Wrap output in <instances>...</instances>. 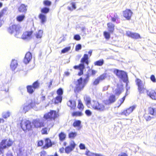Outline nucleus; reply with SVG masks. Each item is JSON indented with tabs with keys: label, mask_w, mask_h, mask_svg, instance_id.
<instances>
[{
	"label": "nucleus",
	"mask_w": 156,
	"mask_h": 156,
	"mask_svg": "<svg viewBox=\"0 0 156 156\" xmlns=\"http://www.w3.org/2000/svg\"><path fill=\"white\" fill-rule=\"evenodd\" d=\"M84 98L86 105L89 108L99 111H103L105 110V106L103 104L99 103L96 100L91 101L90 97L86 95L84 96Z\"/></svg>",
	"instance_id": "f257e3e1"
},
{
	"label": "nucleus",
	"mask_w": 156,
	"mask_h": 156,
	"mask_svg": "<svg viewBox=\"0 0 156 156\" xmlns=\"http://www.w3.org/2000/svg\"><path fill=\"white\" fill-rule=\"evenodd\" d=\"M58 114L55 111H51L50 112L45 114L44 116V118L48 121V125L47 127L43 128L41 130V133L43 134H47L48 131H49L50 128L54 125L53 122H50L49 120L52 119L54 120L58 116Z\"/></svg>",
	"instance_id": "f03ea898"
},
{
	"label": "nucleus",
	"mask_w": 156,
	"mask_h": 156,
	"mask_svg": "<svg viewBox=\"0 0 156 156\" xmlns=\"http://www.w3.org/2000/svg\"><path fill=\"white\" fill-rule=\"evenodd\" d=\"M85 76V78H83V83H82L83 79L81 77L75 82V84L76 85L75 88L76 90H80L83 88L85 85L88 81L90 77L89 74L88 73Z\"/></svg>",
	"instance_id": "7ed1b4c3"
},
{
	"label": "nucleus",
	"mask_w": 156,
	"mask_h": 156,
	"mask_svg": "<svg viewBox=\"0 0 156 156\" xmlns=\"http://www.w3.org/2000/svg\"><path fill=\"white\" fill-rule=\"evenodd\" d=\"M88 55L87 54H84L83 57L81 58L80 62L81 63L80 64V71L78 73L79 76H81L83 73V70L85 68L84 63L88 66L89 64Z\"/></svg>",
	"instance_id": "20e7f679"
},
{
	"label": "nucleus",
	"mask_w": 156,
	"mask_h": 156,
	"mask_svg": "<svg viewBox=\"0 0 156 156\" xmlns=\"http://www.w3.org/2000/svg\"><path fill=\"white\" fill-rule=\"evenodd\" d=\"M20 26L19 25H10L8 29V32L10 34H14L15 36L18 37V35L20 33Z\"/></svg>",
	"instance_id": "39448f33"
},
{
	"label": "nucleus",
	"mask_w": 156,
	"mask_h": 156,
	"mask_svg": "<svg viewBox=\"0 0 156 156\" xmlns=\"http://www.w3.org/2000/svg\"><path fill=\"white\" fill-rule=\"evenodd\" d=\"M21 128L24 131H29L32 128L31 122L26 119H23L20 123Z\"/></svg>",
	"instance_id": "423d86ee"
},
{
	"label": "nucleus",
	"mask_w": 156,
	"mask_h": 156,
	"mask_svg": "<svg viewBox=\"0 0 156 156\" xmlns=\"http://www.w3.org/2000/svg\"><path fill=\"white\" fill-rule=\"evenodd\" d=\"M114 73L124 82H127L128 80V76L126 73L124 71L116 69L114 71Z\"/></svg>",
	"instance_id": "0eeeda50"
},
{
	"label": "nucleus",
	"mask_w": 156,
	"mask_h": 156,
	"mask_svg": "<svg viewBox=\"0 0 156 156\" xmlns=\"http://www.w3.org/2000/svg\"><path fill=\"white\" fill-rule=\"evenodd\" d=\"M135 82L138 87V90L140 93H144L145 89L144 87V83L139 79H137L135 80Z\"/></svg>",
	"instance_id": "6e6552de"
},
{
	"label": "nucleus",
	"mask_w": 156,
	"mask_h": 156,
	"mask_svg": "<svg viewBox=\"0 0 156 156\" xmlns=\"http://www.w3.org/2000/svg\"><path fill=\"white\" fill-rule=\"evenodd\" d=\"M76 144L73 141H71L70 143V145L65 148V151L67 154H69L75 148Z\"/></svg>",
	"instance_id": "1a4fd4ad"
},
{
	"label": "nucleus",
	"mask_w": 156,
	"mask_h": 156,
	"mask_svg": "<svg viewBox=\"0 0 156 156\" xmlns=\"http://www.w3.org/2000/svg\"><path fill=\"white\" fill-rule=\"evenodd\" d=\"M32 123L34 127L37 128H40L44 126V123L39 119L34 120Z\"/></svg>",
	"instance_id": "9d476101"
},
{
	"label": "nucleus",
	"mask_w": 156,
	"mask_h": 156,
	"mask_svg": "<svg viewBox=\"0 0 156 156\" xmlns=\"http://www.w3.org/2000/svg\"><path fill=\"white\" fill-rule=\"evenodd\" d=\"M126 35L129 37L134 39H138L140 38V35L136 33H133L130 31H128L126 33Z\"/></svg>",
	"instance_id": "9b49d317"
},
{
	"label": "nucleus",
	"mask_w": 156,
	"mask_h": 156,
	"mask_svg": "<svg viewBox=\"0 0 156 156\" xmlns=\"http://www.w3.org/2000/svg\"><path fill=\"white\" fill-rule=\"evenodd\" d=\"M30 107H32V106L29 104L25 103L21 107L20 112L21 113H26L29 110Z\"/></svg>",
	"instance_id": "f8f14e48"
},
{
	"label": "nucleus",
	"mask_w": 156,
	"mask_h": 156,
	"mask_svg": "<svg viewBox=\"0 0 156 156\" xmlns=\"http://www.w3.org/2000/svg\"><path fill=\"white\" fill-rule=\"evenodd\" d=\"M132 14L131 11L129 9H126L123 12V16L128 20L131 19Z\"/></svg>",
	"instance_id": "ddd939ff"
},
{
	"label": "nucleus",
	"mask_w": 156,
	"mask_h": 156,
	"mask_svg": "<svg viewBox=\"0 0 156 156\" xmlns=\"http://www.w3.org/2000/svg\"><path fill=\"white\" fill-rule=\"evenodd\" d=\"M136 107V105H133L130 107L129 108H127L126 110H124L123 112H122L121 113V115L126 116L129 115V114L131 113L133 111Z\"/></svg>",
	"instance_id": "4468645a"
},
{
	"label": "nucleus",
	"mask_w": 156,
	"mask_h": 156,
	"mask_svg": "<svg viewBox=\"0 0 156 156\" xmlns=\"http://www.w3.org/2000/svg\"><path fill=\"white\" fill-rule=\"evenodd\" d=\"M147 94L151 98L156 100V92L154 90H149L147 91Z\"/></svg>",
	"instance_id": "2eb2a0df"
},
{
	"label": "nucleus",
	"mask_w": 156,
	"mask_h": 156,
	"mask_svg": "<svg viewBox=\"0 0 156 156\" xmlns=\"http://www.w3.org/2000/svg\"><path fill=\"white\" fill-rule=\"evenodd\" d=\"M32 33V31L25 32L23 34L22 38L23 39H30L31 38V35Z\"/></svg>",
	"instance_id": "dca6fc26"
},
{
	"label": "nucleus",
	"mask_w": 156,
	"mask_h": 156,
	"mask_svg": "<svg viewBox=\"0 0 156 156\" xmlns=\"http://www.w3.org/2000/svg\"><path fill=\"white\" fill-rule=\"evenodd\" d=\"M116 100L115 96V95H112L109 98L108 100L105 101V104L106 105L114 103Z\"/></svg>",
	"instance_id": "f3484780"
},
{
	"label": "nucleus",
	"mask_w": 156,
	"mask_h": 156,
	"mask_svg": "<svg viewBox=\"0 0 156 156\" xmlns=\"http://www.w3.org/2000/svg\"><path fill=\"white\" fill-rule=\"evenodd\" d=\"M32 58V57L31 53L29 52L27 53L25 55L23 60L24 62L26 64L28 63L30 61Z\"/></svg>",
	"instance_id": "a211bd4d"
},
{
	"label": "nucleus",
	"mask_w": 156,
	"mask_h": 156,
	"mask_svg": "<svg viewBox=\"0 0 156 156\" xmlns=\"http://www.w3.org/2000/svg\"><path fill=\"white\" fill-rule=\"evenodd\" d=\"M7 8H5L3 9L0 12V20L3 23H4V16L7 14Z\"/></svg>",
	"instance_id": "6ab92c4d"
},
{
	"label": "nucleus",
	"mask_w": 156,
	"mask_h": 156,
	"mask_svg": "<svg viewBox=\"0 0 156 156\" xmlns=\"http://www.w3.org/2000/svg\"><path fill=\"white\" fill-rule=\"evenodd\" d=\"M52 144L51 140L49 138H46L45 140V145L43 147V148L44 149H47L48 147H51Z\"/></svg>",
	"instance_id": "aec40b11"
},
{
	"label": "nucleus",
	"mask_w": 156,
	"mask_h": 156,
	"mask_svg": "<svg viewBox=\"0 0 156 156\" xmlns=\"http://www.w3.org/2000/svg\"><path fill=\"white\" fill-rule=\"evenodd\" d=\"M6 140H2L0 143V152H2L3 149L6 148L7 147L6 144Z\"/></svg>",
	"instance_id": "412c9836"
},
{
	"label": "nucleus",
	"mask_w": 156,
	"mask_h": 156,
	"mask_svg": "<svg viewBox=\"0 0 156 156\" xmlns=\"http://www.w3.org/2000/svg\"><path fill=\"white\" fill-rule=\"evenodd\" d=\"M18 63L16 60L12 59L10 64L11 68L12 70H14L17 67Z\"/></svg>",
	"instance_id": "4be33fe9"
},
{
	"label": "nucleus",
	"mask_w": 156,
	"mask_h": 156,
	"mask_svg": "<svg viewBox=\"0 0 156 156\" xmlns=\"http://www.w3.org/2000/svg\"><path fill=\"white\" fill-rule=\"evenodd\" d=\"M27 6L24 4H21L18 8V11L20 12L25 13L27 11Z\"/></svg>",
	"instance_id": "5701e85b"
},
{
	"label": "nucleus",
	"mask_w": 156,
	"mask_h": 156,
	"mask_svg": "<svg viewBox=\"0 0 156 156\" xmlns=\"http://www.w3.org/2000/svg\"><path fill=\"white\" fill-rule=\"evenodd\" d=\"M67 104L68 106L72 109H74L76 106L75 101L73 100H70L67 102Z\"/></svg>",
	"instance_id": "b1692460"
},
{
	"label": "nucleus",
	"mask_w": 156,
	"mask_h": 156,
	"mask_svg": "<svg viewBox=\"0 0 156 156\" xmlns=\"http://www.w3.org/2000/svg\"><path fill=\"white\" fill-rule=\"evenodd\" d=\"M107 26L108 31L110 33H112L114 30V24L111 23H108Z\"/></svg>",
	"instance_id": "393cba45"
},
{
	"label": "nucleus",
	"mask_w": 156,
	"mask_h": 156,
	"mask_svg": "<svg viewBox=\"0 0 156 156\" xmlns=\"http://www.w3.org/2000/svg\"><path fill=\"white\" fill-rule=\"evenodd\" d=\"M81 124V122L80 121L78 120L74 121L73 124V126L75 127H77L78 128V130H80V125Z\"/></svg>",
	"instance_id": "a878e982"
},
{
	"label": "nucleus",
	"mask_w": 156,
	"mask_h": 156,
	"mask_svg": "<svg viewBox=\"0 0 156 156\" xmlns=\"http://www.w3.org/2000/svg\"><path fill=\"white\" fill-rule=\"evenodd\" d=\"M39 18L41 20V23H44L46 20V17L45 16L42 14H40L39 16Z\"/></svg>",
	"instance_id": "bb28decb"
},
{
	"label": "nucleus",
	"mask_w": 156,
	"mask_h": 156,
	"mask_svg": "<svg viewBox=\"0 0 156 156\" xmlns=\"http://www.w3.org/2000/svg\"><path fill=\"white\" fill-rule=\"evenodd\" d=\"M149 112L152 116H156V109L150 108L149 109Z\"/></svg>",
	"instance_id": "cd10ccee"
},
{
	"label": "nucleus",
	"mask_w": 156,
	"mask_h": 156,
	"mask_svg": "<svg viewBox=\"0 0 156 156\" xmlns=\"http://www.w3.org/2000/svg\"><path fill=\"white\" fill-rule=\"evenodd\" d=\"M104 63V60L103 59H101L95 62L94 64L95 66H101Z\"/></svg>",
	"instance_id": "c85d7f7f"
},
{
	"label": "nucleus",
	"mask_w": 156,
	"mask_h": 156,
	"mask_svg": "<svg viewBox=\"0 0 156 156\" xmlns=\"http://www.w3.org/2000/svg\"><path fill=\"white\" fill-rule=\"evenodd\" d=\"M66 135L63 132H61L59 134V137L60 141H62L66 137Z\"/></svg>",
	"instance_id": "c756f323"
},
{
	"label": "nucleus",
	"mask_w": 156,
	"mask_h": 156,
	"mask_svg": "<svg viewBox=\"0 0 156 156\" xmlns=\"http://www.w3.org/2000/svg\"><path fill=\"white\" fill-rule=\"evenodd\" d=\"M27 89L28 92L30 94H32L34 91V89L33 87L31 85H29L27 86Z\"/></svg>",
	"instance_id": "7c9ffc66"
},
{
	"label": "nucleus",
	"mask_w": 156,
	"mask_h": 156,
	"mask_svg": "<svg viewBox=\"0 0 156 156\" xmlns=\"http://www.w3.org/2000/svg\"><path fill=\"white\" fill-rule=\"evenodd\" d=\"M43 31L42 30H40L38 33L36 34V37L37 38H41L42 36Z\"/></svg>",
	"instance_id": "2f4dec72"
},
{
	"label": "nucleus",
	"mask_w": 156,
	"mask_h": 156,
	"mask_svg": "<svg viewBox=\"0 0 156 156\" xmlns=\"http://www.w3.org/2000/svg\"><path fill=\"white\" fill-rule=\"evenodd\" d=\"M83 115V113L81 112H74L72 113L73 116H80Z\"/></svg>",
	"instance_id": "473e14b6"
},
{
	"label": "nucleus",
	"mask_w": 156,
	"mask_h": 156,
	"mask_svg": "<svg viewBox=\"0 0 156 156\" xmlns=\"http://www.w3.org/2000/svg\"><path fill=\"white\" fill-rule=\"evenodd\" d=\"M62 100V97L61 96H58L55 98V104H58L59 103L61 102Z\"/></svg>",
	"instance_id": "72a5a7b5"
},
{
	"label": "nucleus",
	"mask_w": 156,
	"mask_h": 156,
	"mask_svg": "<svg viewBox=\"0 0 156 156\" xmlns=\"http://www.w3.org/2000/svg\"><path fill=\"white\" fill-rule=\"evenodd\" d=\"M144 117L145 119L147 121H148L150 120L152 118H154L153 116H151L149 114H145L144 115Z\"/></svg>",
	"instance_id": "f704fd0d"
},
{
	"label": "nucleus",
	"mask_w": 156,
	"mask_h": 156,
	"mask_svg": "<svg viewBox=\"0 0 156 156\" xmlns=\"http://www.w3.org/2000/svg\"><path fill=\"white\" fill-rule=\"evenodd\" d=\"M96 154L90 152L89 150L87 149L86 151L85 154L87 156H96Z\"/></svg>",
	"instance_id": "c9c22d12"
},
{
	"label": "nucleus",
	"mask_w": 156,
	"mask_h": 156,
	"mask_svg": "<svg viewBox=\"0 0 156 156\" xmlns=\"http://www.w3.org/2000/svg\"><path fill=\"white\" fill-rule=\"evenodd\" d=\"M10 113L9 111L4 112L2 113V117L5 119H6L10 116Z\"/></svg>",
	"instance_id": "e433bc0d"
},
{
	"label": "nucleus",
	"mask_w": 156,
	"mask_h": 156,
	"mask_svg": "<svg viewBox=\"0 0 156 156\" xmlns=\"http://www.w3.org/2000/svg\"><path fill=\"white\" fill-rule=\"evenodd\" d=\"M122 89L121 88L118 87L115 90V94L116 95H119L122 92Z\"/></svg>",
	"instance_id": "4c0bfd02"
},
{
	"label": "nucleus",
	"mask_w": 156,
	"mask_h": 156,
	"mask_svg": "<svg viewBox=\"0 0 156 156\" xmlns=\"http://www.w3.org/2000/svg\"><path fill=\"white\" fill-rule=\"evenodd\" d=\"M71 7H71L68 6V9L70 11H72L73 9H75L76 8V6L75 3L74 2H72L71 4Z\"/></svg>",
	"instance_id": "58836bf2"
},
{
	"label": "nucleus",
	"mask_w": 156,
	"mask_h": 156,
	"mask_svg": "<svg viewBox=\"0 0 156 156\" xmlns=\"http://www.w3.org/2000/svg\"><path fill=\"white\" fill-rule=\"evenodd\" d=\"M25 18L24 15H21L18 16L17 17V20L19 22H21Z\"/></svg>",
	"instance_id": "ea45409f"
},
{
	"label": "nucleus",
	"mask_w": 156,
	"mask_h": 156,
	"mask_svg": "<svg viewBox=\"0 0 156 156\" xmlns=\"http://www.w3.org/2000/svg\"><path fill=\"white\" fill-rule=\"evenodd\" d=\"M49 11V8L47 7H44L41 9V12L42 13H48Z\"/></svg>",
	"instance_id": "a19ab883"
},
{
	"label": "nucleus",
	"mask_w": 156,
	"mask_h": 156,
	"mask_svg": "<svg viewBox=\"0 0 156 156\" xmlns=\"http://www.w3.org/2000/svg\"><path fill=\"white\" fill-rule=\"evenodd\" d=\"M39 86V83H38V81H36L34 82L32 86L34 89L38 88Z\"/></svg>",
	"instance_id": "79ce46f5"
},
{
	"label": "nucleus",
	"mask_w": 156,
	"mask_h": 156,
	"mask_svg": "<svg viewBox=\"0 0 156 156\" xmlns=\"http://www.w3.org/2000/svg\"><path fill=\"white\" fill-rule=\"evenodd\" d=\"M57 93L58 96H62L63 94V89L61 88H59L57 91Z\"/></svg>",
	"instance_id": "37998d69"
},
{
	"label": "nucleus",
	"mask_w": 156,
	"mask_h": 156,
	"mask_svg": "<svg viewBox=\"0 0 156 156\" xmlns=\"http://www.w3.org/2000/svg\"><path fill=\"white\" fill-rule=\"evenodd\" d=\"M78 107L80 110H82L84 108L83 105L81 101H79Z\"/></svg>",
	"instance_id": "c03bdc74"
},
{
	"label": "nucleus",
	"mask_w": 156,
	"mask_h": 156,
	"mask_svg": "<svg viewBox=\"0 0 156 156\" xmlns=\"http://www.w3.org/2000/svg\"><path fill=\"white\" fill-rule=\"evenodd\" d=\"M76 135L77 133L76 132H71L69 133V137L70 138H74Z\"/></svg>",
	"instance_id": "a18cd8bd"
},
{
	"label": "nucleus",
	"mask_w": 156,
	"mask_h": 156,
	"mask_svg": "<svg viewBox=\"0 0 156 156\" xmlns=\"http://www.w3.org/2000/svg\"><path fill=\"white\" fill-rule=\"evenodd\" d=\"M70 49L71 48L70 47H66L62 50L61 52L62 53H65L69 51Z\"/></svg>",
	"instance_id": "49530a36"
},
{
	"label": "nucleus",
	"mask_w": 156,
	"mask_h": 156,
	"mask_svg": "<svg viewBox=\"0 0 156 156\" xmlns=\"http://www.w3.org/2000/svg\"><path fill=\"white\" fill-rule=\"evenodd\" d=\"M104 35L105 38L107 39H108L110 37V34L107 32L105 31L104 32Z\"/></svg>",
	"instance_id": "de8ad7c7"
},
{
	"label": "nucleus",
	"mask_w": 156,
	"mask_h": 156,
	"mask_svg": "<svg viewBox=\"0 0 156 156\" xmlns=\"http://www.w3.org/2000/svg\"><path fill=\"white\" fill-rule=\"evenodd\" d=\"M13 142L10 139L8 140H6V144L7 147H9L11 146Z\"/></svg>",
	"instance_id": "09e8293b"
},
{
	"label": "nucleus",
	"mask_w": 156,
	"mask_h": 156,
	"mask_svg": "<svg viewBox=\"0 0 156 156\" xmlns=\"http://www.w3.org/2000/svg\"><path fill=\"white\" fill-rule=\"evenodd\" d=\"M106 77V74H103L98 78L99 79V80L101 81L104 80Z\"/></svg>",
	"instance_id": "8fccbe9b"
},
{
	"label": "nucleus",
	"mask_w": 156,
	"mask_h": 156,
	"mask_svg": "<svg viewBox=\"0 0 156 156\" xmlns=\"http://www.w3.org/2000/svg\"><path fill=\"white\" fill-rule=\"evenodd\" d=\"M126 96H124L121 99L119 100L118 101V103H119V105L118 107H119L123 103L125 99Z\"/></svg>",
	"instance_id": "3c124183"
},
{
	"label": "nucleus",
	"mask_w": 156,
	"mask_h": 156,
	"mask_svg": "<svg viewBox=\"0 0 156 156\" xmlns=\"http://www.w3.org/2000/svg\"><path fill=\"white\" fill-rule=\"evenodd\" d=\"M100 81L99 79L97 78V79H95L93 82V84L94 85H96L99 84Z\"/></svg>",
	"instance_id": "603ef678"
},
{
	"label": "nucleus",
	"mask_w": 156,
	"mask_h": 156,
	"mask_svg": "<svg viewBox=\"0 0 156 156\" xmlns=\"http://www.w3.org/2000/svg\"><path fill=\"white\" fill-rule=\"evenodd\" d=\"M74 39L76 41H79L80 40L81 38L79 35L76 34L74 36Z\"/></svg>",
	"instance_id": "864d4df0"
},
{
	"label": "nucleus",
	"mask_w": 156,
	"mask_h": 156,
	"mask_svg": "<svg viewBox=\"0 0 156 156\" xmlns=\"http://www.w3.org/2000/svg\"><path fill=\"white\" fill-rule=\"evenodd\" d=\"M44 4L45 5L50 6L51 4V2L48 0H45L44 2Z\"/></svg>",
	"instance_id": "5fc2aeb1"
},
{
	"label": "nucleus",
	"mask_w": 156,
	"mask_h": 156,
	"mask_svg": "<svg viewBox=\"0 0 156 156\" xmlns=\"http://www.w3.org/2000/svg\"><path fill=\"white\" fill-rule=\"evenodd\" d=\"M81 45L80 44H77L76 47V51H78L81 48Z\"/></svg>",
	"instance_id": "6e6d98bb"
},
{
	"label": "nucleus",
	"mask_w": 156,
	"mask_h": 156,
	"mask_svg": "<svg viewBox=\"0 0 156 156\" xmlns=\"http://www.w3.org/2000/svg\"><path fill=\"white\" fill-rule=\"evenodd\" d=\"M85 113L88 116H90L91 115V112L90 110H86L85 112Z\"/></svg>",
	"instance_id": "4d7b16f0"
},
{
	"label": "nucleus",
	"mask_w": 156,
	"mask_h": 156,
	"mask_svg": "<svg viewBox=\"0 0 156 156\" xmlns=\"http://www.w3.org/2000/svg\"><path fill=\"white\" fill-rule=\"evenodd\" d=\"M79 147L80 149H85V146L84 144H80L79 145Z\"/></svg>",
	"instance_id": "13d9d810"
},
{
	"label": "nucleus",
	"mask_w": 156,
	"mask_h": 156,
	"mask_svg": "<svg viewBox=\"0 0 156 156\" xmlns=\"http://www.w3.org/2000/svg\"><path fill=\"white\" fill-rule=\"evenodd\" d=\"M151 79L153 82H155L156 81L154 75H152L151 76Z\"/></svg>",
	"instance_id": "bf43d9fd"
},
{
	"label": "nucleus",
	"mask_w": 156,
	"mask_h": 156,
	"mask_svg": "<svg viewBox=\"0 0 156 156\" xmlns=\"http://www.w3.org/2000/svg\"><path fill=\"white\" fill-rule=\"evenodd\" d=\"M41 156H47L46 152L44 151H41Z\"/></svg>",
	"instance_id": "052dcab7"
},
{
	"label": "nucleus",
	"mask_w": 156,
	"mask_h": 156,
	"mask_svg": "<svg viewBox=\"0 0 156 156\" xmlns=\"http://www.w3.org/2000/svg\"><path fill=\"white\" fill-rule=\"evenodd\" d=\"M43 140H40L38 143V145L39 146H41L43 144Z\"/></svg>",
	"instance_id": "680f3d73"
},
{
	"label": "nucleus",
	"mask_w": 156,
	"mask_h": 156,
	"mask_svg": "<svg viewBox=\"0 0 156 156\" xmlns=\"http://www.w3.org/2000/svg\"><path fill=\"white\" fill-rule=\"evenodd\" d=\"M45 99V96L42 95L41 96V101H44Z\"/></svg>",
	"instance_id": "e2e57ef3"
},
{
	"label": "nucleus",
	"mask_w": 156,
	"mask_h": 156,
	"mask_svg": "<svg viewBox=\"0 0 156 156\" xmlns=\"http://www.w3.org/2000/svg\"><path fill=\"white\" fill-rule=\"evenodd\" d=\"M118 156H128V155L126 153H122L119 154Z\"/></svg>",
	"instance_id": "0e129e2a"
},
{
	"label": "nucleus",
	"mask_w": 156,
	"mask_h": 156,
	"mask_svg": "<svg viewBox=\"0 0 156 156\" xmlns=\"http://www.w3.org/2000/svg\"><path fill=\"white\" fill-rule=\"evenodd\" d=\"M91 74L92 75H95L97 73V71L94 70H91Z\"/></svg>",
	"instance_id": "69168bd1"
},
{
	"label": "nucleus",
	"mask_w": 156,
	"mask_h": 156,
	"mask_svg": "<svg viewBox=\"0 0 156 156\" xmlns=\"http://www.w3.org/2000/svg\"><path fill=\"white\" fill-rule=\"evenodd\" d=\"M64 149L63 147H62L59 149V151L61 153L64 152Z\"/></svg>",
	"instance_id": "338daca9"
},
{
	"label": "nucleus",
	"mask_w": 156,
	"mask_h": 156,
	"mask_svg": "<svg viewBox=\"0 0 156 156\" xmlns=\"http://www.w3.org/2000/svg\"><path fill=\"white\" fill-rule=\"evenodd\" d=\"M114 17L116 18L117 20L119 19V17L117 14L116 13H115L114 15Z\"/></svg>",
	"instance_id": "774afa93"
}]
</instances>
